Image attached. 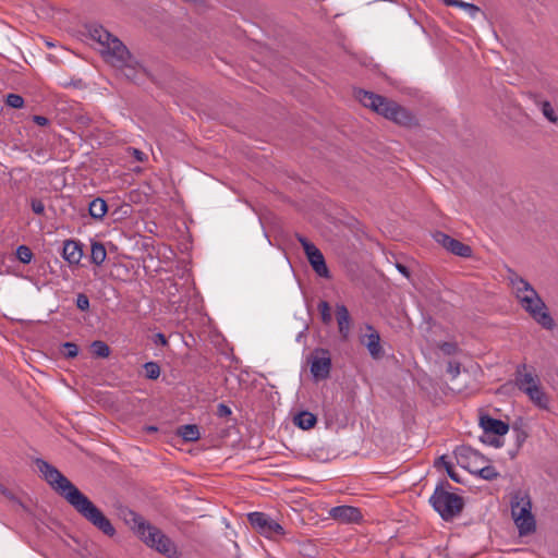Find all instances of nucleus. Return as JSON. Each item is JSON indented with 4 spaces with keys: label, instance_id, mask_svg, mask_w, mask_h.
<instances>
[{
    "label": "nucleus",
    "instance_id": "nucleus-34",
    "mask_svg": "<svg viewBox=\"0 0 558 558\" xmlns=\"http://www.w3.org/2000/svg\"><path fill=\"white\" fill-rule=\"evenodd\" d=\"M318 311L320 313L322 322L326 325L331 323V308L327 301H320L318 303Z\"/></svg>",
    "mask_w": 558,
    "mask_h": 558
},
{
    "label": "nucleus",
    "instance_id": "nucleus-51",
    "mask_svg": "<svg viewBox=\"0 0 558 558\" xmlns=\"http://www.w3.org/2000/svg\"><path fill=\"white\" fill-rule=\"evenodd\" d=\"M475 464L476 462H472V469H478Z\"/></svg>",
    "mask_w": 558,
    "mask_h": 558
},
{
    "label": "nucleus",
    "instance_id": "nucleus-9",
    "mask_svg": "<svg viewBox=\"0 0 558 558\" xmlns=\"http://www.w3.org/2000/svg\"><path fill=\"white\" fill-rule=\"evenodd\" d=\"M330 353L326 349H317L311 356V373L316 380L327 379L331 371Z\"/></svg>",
    "mask_w": 558,
    "mask_h": 558
},
{
    "label": "nucleus",
    "instance_id": "nucleus-18",
    "mask_svg": "<svg viewBox=\"0 0 558 558\" xmlns=\"http://www.w3.org/2000/svg\"><path fill=\"white\" fill-rule=\"evenodd\" d=\"M388 120H391L399 125L408 128L417 124L415 116L410 110L402 107L398 102H396V105L393 106V110L392 112H390V117Z\"/></svg>",
    "mask_w": 558,
    "mask_h": 558
},
{
    "label": "nucleus",
    "instance_id": "nucleus-47",
    "mask_svg": "<svg viewBox=\"0 0 558 558\" xmlns=\"http://www.w3.org/2000/svg\"><path fill=\"white\" fill-rule=\"evenodd\" d=\"M134 157L137 161L141 162H143L146 159V155L136 148L134 149Z\"/></svg>",
    "mask_w": 558,
    "mask_h": 558
},
{
    "label": "nucleus",
    "instance_id": "nucleus-31",
    "mask_svg": "<svg viewBox=\"0 0 558 558\" xmlns=\"http://www.w3.org/2000/svg\"><path fill=\"white\" fill-rule=\"evenodd\" d=\"M536 300H542V298L538 295L537 291H533L532 294H524L521 298V301L519 303L521 304L522 308L527 313V306H531V308H535Z\"/></svg>",
    "mask_w": 558,
    "mask_h": 558
},
{
    "label": "nucleus",
    "instance_id": "nucleus-46",
    "mask_svg": "<svg viewBox=\"0 0 558 558\" xmlns=\"http://www.w3.org/2000/svg\"><path fill=\"white\" fill-rule=\"evenodd\" d=\"M397 268H398V270H399L402 275H404L407 278H409V277H410V270H409V268H408L405 265H403V264H397Z\"/></svg>",
    "mask_w": 558,
    "mask_h": 558
},
{
    "label": "nucleus",
    "instance_id": "nucleus-24",
    "mask_svg": "<svg viewBox=\"0 0 558 558\" xmlns=\"http://www.w3.org/2000/svg\"><path fill=\"white\" fill-rule=\"evenodd\" d=\"M177 434L185 441H196L199 439V428L195 424H186L178 427Z\"/></svg>",
    "mask_w": 558,
    "mask_h": 558
},
{
    "label": "nucleus",
    "instance_id": "nucleus-20",
    "mask_svg": "<svg viewBox=\"0 0 558 558\" xmlns=\"http://www.w3.org/2000/svg\"><path fill=\"white\" fill-rule=\"evenodd\" d=\"M524 393L537 408L542 410L549 409V396L544 391L541 383L537 385H532V387H526Z\"/></svg>",
    "mask_w": 558,
    "mask_h": 558
},
{
    "label": "nucleus",
    "instance_id": "nucleus-1",
    "mask_svg": "<svg viewBox=\"0 0 558 558\" xmlns=\"http://www.w3.org/2000/svg\"><path fill=\"white\" fill-rule=\"evenodd\" d=\"M35 465L51 488L63 497L81 517L108 537H113L117 534L106 514L56 466L40 458L35 460Z\"/></svg>",
    "mask_w": 558,
    "mask_h": 558
},
{
    "label": "nucleus",
    "instance_id": "nucleus-29",
    "mask_svg": "<svg viewBox=\"0 0 558 558\" xmlns=\"http://www.w3.org/2000/svg\"><path fill=\"white\" fill-rule=\"evenodd\" d=\"M472 474H475L486 481H494L499 476V473L497 472V470L492 465H486L484 468L474 469L472 471Z\"/></svg>",
    "mask_w": 558,
    "mask_h": 558
},
{
    "label": "nucleus",
    "instance_id": "nucleus-38",
    "mask_svg": "<svg viewBox=\"0 0 558 558\" xmlns=\"http://www.w3.org/2000/svg\"><path fill=\"white\" fill-rule=\"evenodd\" d=\"M75 304L76 307L82 312H87L90 306L89 299L85 293L77 294Z\"/></svg>",
    "mask_w": 558,
    "mask_h": 558
},
{
    "label": "nucleus",
    "instance_id": "nucleus-4",
    "mask_svg": "<svg viewBox=\"0 0 558 558\" xmlns=\"http://www.w3.org/2000/svg\"><path fill=\"white\" fill-rule=\"evenodd\" d=\"M451 488L452 486L448 481H441L429 498L434 510L438 512L445 521L453 520L464 508V499L454 493H450L448 489Z\"/></svg>",
    "mask_w": 558,
    "mask_h": 558
},
{
    "label": "nucleus",
    "instance_id": "nucleus-49",
    "mask_svg": "<svg viewBox=\"0 0 558 558\" xmlns=\"http://www.w3.org/2000/svg\"><path fill=\"white\" fill-rule=\"evenodd\" d=\"M0 493L4 496H11V493L0 483Z\"/></svg>",
    "mask_w": 558,
    "mask_h": 558
},
{
    "label": "nucleus",
    "instance_id": "nucleus-22",
    "mask_svg": "<svg viewBox=\"0 0 558 558\" xmlns=\"http://www.w3.org/2000/svg\"><path fill=\"white\" fill-rule=\"evenodd\" d=\"M107 213V202L101 197H96L88 204V214L95 220H102Z\"/></svg>",
    "mask_w": 558,
    "mask_h": 558
},
{
    "label": "nucleus",
    "instance_id": "nucleus-39",
    "mask_svg": "<svg viewBox=\"0 0 558 558\" xmlns=\"http://www.w3.org/2000/svg\"><path fill=\"white\" fill-rule=\"evenodd\" d=\"M31 208L34 214L45 216V205L40 198H31Z\"/></svg>",
    "mask_w": 558,
    "mask_h": 558
},
{
    "label": "nucleus",
    "instance_id": "nucleus-25",
    "mask_svg": "<svg viewBox=\"0 0 558 558\" xmlns=\"http://www.w3.org/2000/svg\"><path fill=\"white\" fill-rule=\"evenodd\" d=\"M107 257V251L101 242H92L90 262L97 266H100Z\"/></svg>",
    "mask_w": 558,
    "mask_h": 558
},
{
    "label": "nucleus",
    "instance_id": "nucleus-35",
    "mask_svg": "<svg viewBox=\"0 0 558 558\" xmlns=\"http://www.w3.org/2000/svg\"><path fill=\"white\" fill-rule=\"evenodd\" d=\"M61 353L66 359H74L78 354V347L74 342H64L61 347Z\"/></svg>",
    "mask_w": 558,
    "mask_h": 558
},
{
    "label": "nucleus",
    "instance_id": "nucleus-50",
    "mask_svg": "<svg viewBox=\"0 0 558 558\" xmlns=\"http://www.w3.org/2000/svg\"><path fill=\"white\" fill-rule=\"evenodd\" d=\"M147 430H148V432H156V430H157V427H155V426H148V427H147Z\"/></svg>",
    "mask_w": 558,
    "mask_h": 558
},
{
    "label": "nucleus",
    "instance_id": "nucleus-30",
    "mask_svg": "<svg viewBox=\"0 0 558 558\" xmlns=\"http://www.w3.org/2000/svg\"><path fill=\"white\" fill-rule=\"evenodd\" d=\"M143 367L147 379L156 380L160 376V365L157 362H146Z\"/></svg>",
    "mask_w": 558,
    "mask_h": 558
},
{
    "label": "nucleus",
    "instance_id": "nucleus-15",
    "mask_svg": "<svg viewBox=\"0 0 558 558\" xmlns=\"http://www.w3.org/2000/svg\"><path fill=\"white\" fill-rule=\"evenodd\" d=\"M330 517L340 523H356L362 519L361 510L352 506H337L330 509Z\"/></svg>",
    "mask_w": 558,
    "mask_h": 558
},
{
    "label": "nucleus",
    "instance_id": "nucleus-8",
    "mask_svg": "<svg viewBox=\"0 0 558 558\" xmlns=\"http://www.w3.org/2000/svg\"><path fill=\"white\" fill-rule=\"evenodd\" d=\"M296 239L302 245L306 258L313 268V270L323 278H330V271L326 265L325 257L323 253L317 248V246L310 242L305 236L301 234H296Z\"/></svg>",
    "mask_w": 558,
    "mask_h": 558
},
{
    "label": "nucleus",
    "instance_id": "nucleus-37",
    "mask_svg": "<svg viewBox=\"0 0 558 558\" xmlns=\"http://www.w3.org/2000/svg\"><path fill=\"white\" fill-rule=\"evenodd\" d=\"M541 106H542V112H543V114L545 116V118H546L548 121L556 123V122H557V120H558V117L556 116V113H555V111H554V109H553V107H551L550 102H549V101H547V100H544V101L541 104Z\"/></svg>",
    "mask_w": 558,
    "mask_h": 558
},
{
    "label": "nucleus",
    "instance_id": "nucleus-5",
    "mask_svg": "<svg viewBox=\"0 0 558 558\" xmlns=\"http://www.w3.org/2000/svg\"><path fill=\"white\" fill-rule=\"evenodd\" d=\"M510 506L520 535L533 533L536 529V522L531 511L532 502L530 496L519 490L511 496Z\"/></svg>",
    "mask_w": 558,
    "mask_h": 558
},
{
    "label": "nucleus",
    "instance_id": "nucleus-3",
    "mask_svg": "<svg viewBox=\"0 0 558 558\" xmlns=\"http://www.w3.org/2000/svg\"><path fill=\"white\" fill-rule=\"evenodd\" d=\"M126 524L148 547L171 558L177 555V546L159 527L153 525L141 514L130 510L125 517Z\"/></svg>",
    "mask_w": 558,
    "mask_h": 558
},
{
    "label": "nucleus",
    "instance_id": "nucleus-6",
    "mask_svg": "<svg viewBox=\"0 0 558 558\" xmlns=\"http://www.w3.org/2000/svg\"><path fill=\"white\" fill-rule=\"evenodd\" d=\"M355 97L364 107L372 109L386 119H389L390 112H392L396 105L395 100L365 89H357Z\"/></svg>",
    "mask_w": 558,
    "mask_h": 558
},
{
    "label": "nucleus",
    "instance_id": "nucleus-26",
    "mask_svg": "<svg viewBox=\"0 0 558 558\" xmlns=\"http://www.w3.org/2000/svg\"><path fill=\"white\" fill-rule=\"evenodd\" d=\"M90 348L93 354L96 357L106 359L110 355L111 352L110 347L101 340H95L94 342H92Z\"/></svg>",
    "mask_w": 558,
    "mask_h": 558
},
{
    "label": "nucleus",
    "instance_id": "nucleus-10",
    "mask_svg": "<svg viewBox=\"0 0 558 558\" xmlns=\"http://www.w3.org/2000/svg\"><path fill=\"white\" fill-rule=\"evenodd\" d=\"M434 240L439 243L448 252L464 258L472 256L473 250L470 245L462 243L459 240L451 238L450 235L436 231L433 234Z\"/></svg>",
    "mask_w": 558,
    "mask_h": 558
},
{
    "label": "nucleus",
    "instance_id": "nucleus-40",
    "mask_svg": "<svg viewBox=\"0 0 558 558\" xmlns=\"http://www.w3.org/2000/svg\"><path fill=\"white\" fill-rule=\"evenodd\" d=\"M461 369V363L456 361H449L447 365V374L450 375L451 379L459 376Z\"/></svg>",
    "mask_w": 558,
    "mask_h": 558
},
{
    "label": "nucleus",
    "instance_id": "nucleus-2",
    "mask_svg": "<svg viewBox=\"0 0 558 558\" xmlns=\"http://www.w3.org/2000/svg\"><path fill=\"white\" fill-rule=\"evenodd\" d=\"M86 28L89 37L102 47L101 51L107 61L111 62L113 66L129 71L125 73L128 78L137 81L138 75L142 74L153 80L148 70L131 54L126 46L118 37L113 36L101 25L89 24L86 25Z\"/></svg>",
    "mask_w": 558,
    "mask_h": 558
},
{
    "label": "nucleus",
    "instance_id": "nucleus-11",
    "mask_svg": "<svg viewBox=\"0 0 558 558\" xmlns=\"http://www.w3.org/2000/svg\"><path fill=\"white\" fill-rule=\"evenodd\" d=\"M366 332L360 336V342L368 350L369 355L374 360H380L385 355V351L380 344V335L373 325H365Z\"/></svg>",
    "mask_w": 558,
    "mask_h": 558
},
{
    "label": "nucleus",
    "instance_id": "nucleus-17",
    "mask_svg": "<svg viewBox=\"0 0 558 558\" xmlns=\"http://www.w3.org/2000/svg\"><path fill=\"white\" fill-rule=\"evenodd\" d=\"M514 376L515 386L522 392H525L526 387H532V385H537L541 383L537 375L533 374L532 372H527L526 364L518 365Z\"/></svg>",
    "mask_w": 558,
    "mask_h": 558
},
{
    "label": "nucleus",
    "instance_id": "nucleus-23",
    "mask_svg": "<svg viewBox=\"0 0 558 558\" xmlns=\"http://www.w3.org/2000/svg\"><path fill=\"white\" fill-rule=\"evenodd\" d=\"M293 423L301 429L308 430L317 423V417L308 411H301L293 417Z\"/></svg>",
    "mask_w": 558,
    "mask_h": 558
},
{
    "label": "nucleus",
    "instance_id": "nucleus-14",
    "mask_svg": "<svg viewBox=\"0 0 558 558\" xmlns=\"http://www.w3.org/2000/svg\"><path fill=\"white\" fill-rule=\"evenodd\" d=\"M535 308L527 306L529 315L544 329L553 330L556 326L554 318L548 312L547 305L543 300H536Z\"/></svg>",
    "mask_w": 558,
    "mask_h": 558
},
{
    "label": "nucleus",
    "instance_id": "nucleus-41",
    "mask_svg": "<svg viewBox=\"0 0 558 558\" xmlns=\"http://www.w3.org/2000/svg\"><path fill=\"white\" fill-rule=\"evenodd\" d=\"M500 436H493V437H487V439H485L484 437H481V441L484 442V444H487L489 446H493L495 448H500L504 446V441L499 439Z\"/></svg>",
    "mask_w": 558,
    "mask_h": 558
},
{
    "label": "nucleus",
    "instance_id": "nucleus-27",
    "mask_svg": "<svg viewBox=\"0 0 558 558\" xmlns=\"http://www.w3.org/2000/svg\"><path fill=\"white\" fill-rule=\"evenodd\" d=\"M441 464L445 469H446V472L448 474V476L456 483H459L461 484L462 483V480L461 477L459 476V474L453 470V465L451 462H449L447 460V457L446 456H441L437 459L435 465H439Z\"/></svg>",
    "mask_w": 558,
    "mask_h": 558
},
{
    "label": "nucleus",
    "instance_id": "nucleus-32",
    "mask_svg": "<svg viewBox=\"0 0 558 558\" xmlns=\"http://www.w3.org/2000/svg\"><path fill=\"white\" fill-rule=\"evenodd\" d=\"M447 5L458 7L468 10L472 15L480 11L478 7L473 3H468L461 0H444Z\"/></svg>",
    "mask_w": 558,
    "mask_h": 558
},
{
    "label": "nucleus",
    "instance_id": "nucleus-19",
    "mask_svg": "<svg viewBox=\"0 0 558 558\" xmlns=\"http://www.w3.org/2000/svg\"><path fill=\"white\" fill-rule=\"evenodd\" d=\"M62 257L70 265H78L83 257L82 244L75 240H65L63 242Z\"/></svg>",
    "mask_w": 558,
    "mask_h": 558
},
{
    "label": "nucleus",
    "instance_id": "nucleus-48",
    "mask_svg": "<svg viewBox=\"0 0 558 558\" xmlns=\"http://www.w3.org/2000/svg\"><path fill=\"white\" fill-rule=\"evenodd\" d=\"M522 425H523V420L522 418H519L518 421H515L513 424H512V430L513 432H519V430H522Z\"/></svg>",
    "mask_w": 558,
    "mask_h": 558
},
{
    "label": "nucleus",
    "instance_id": "nucleus-28",
    "mask_svg": "<svg viewBox=\"0 0 558 558\" xmlns=\"http://www.w3.org/2000/svg\"><path fill=\"white\" fill-rule=\"evenodd\" d=\"M436 348L439 349L442 354L448 356L457 355L461 352L458 343L454 341H441L436 343Z\"/></svg>",
    "mask_w": 558,
    "mask_h": 558
},
{
    "label": "nucleus",
    "instance_id": "nucleus-21",
    "mask_svg": "<svg viewBox=\"0 0 558 558\" xmlns=\"http://www.w3.org/2000/svg\"><path fill=\"white\" fill-rule=\"evenodd\" d=\"M511 274L512 275L509 277V279L513 289L515 290V295L519 301H521V298L524 294H532L533 291H536L529 281H526L525 279H523L513 271H511Z\"/></svg>",
    "mask_w": 558,
    "mask_h": 558
},
{
    "label": "nucleus",
    "instance_id": "nucleus-7",
    "mask_svg": "<svg viewBox=\"0 0 558 558\" xmlns=\"http://www.w3.org/2000/svg\"><path fill=\"white\" fill-rule=\"evenodd\" d=\"M251 526L267 538H276L284 535V529L264 512H251L247 514Z\"/></svg>",
    "mask_w": 558,
    "mask_h": 558
},
{
    "label": "nucleus",
    "instance_id": "nucleus-33",
    "mask_svg": "<svg viewBox=\"0 0 558 558\" xmlns=\"http://www.w3.org/2000/svg\"><path fill=\"white\" fill-rule=\"evenodd\" d=\"M34 254L32 252V250L26 246V245H20L17 248H16V258L22 263V264H29L32 258H33Z\"/></svg>",
    "mask_w": 558,
    "mask_h": 558
},
{
    "label": "nucleus",
    "instance_id": "nucleus-12",
    "mask_svg": "<svg viewBox=\"0 0 558 558\" xmlns=\"http://www.w3.org/2000/svg\"><path fill=\"white\" fill-rule=\"evenodd\" d=\"M453 454L458 465L468 470L470 473H472V471L474 470L472 469V462H477V460H487L486 457L482 454L480 451L466 445L458 446L454 449Z\"/></svg>",
    "mask_w": 558,
    "mask_h": 558
},
{
    "label": "nucleus",
    "instance_id": "nucleus-45",
    "mask_svg": "<svg viewBox=\"0 0 558 558\" xmlns=\"http://www.w3.org/2000/svg\"><path fill=\"white\" fill-rule=\"evenodd\" d=\"M32 119H33L34 123H36L37 125H40V126H46L49 124V119L44 116H33Z\"/></svg>",
    "mask_w": 558,
    "mask_h": 558
},
{
    "label": "nucleus",
    "instance_id": "nucleus-16",
    "mask_svg": "<svg viewBox=\"0 0 558 558\" xmlns=\"http://www.w3.org/2000/svg\"><path fill=\"white\" fill-rule=\"evenodd\" d=\"M336 319L342 341H348L351 331L352 319L348 307L344 304L336 305Z\"/></svg>",
    "mask_w": 558,
    "mask_h": 558
},
{
    "label": "nucleus",
    "instance_id": "nucleus-36",
    "mask_svg": "<svg viewBox=\"0 0 558 558\" xmlns=\"http://www.w3.org/2000/svg\"><path fill=\"white\" fill-rule=\"evenodd\" d=\"M5 105L14 109H20L24 106V99L19 94H8L5 97Z\"/></svg>",
    "mask_w": 558,
    "mask_h": 558
},
{
    "label": "nucleus",
    "instance_id": "nucleus-13",
    "mask_svg": "<svg viewBox=\"0 0 558 558\" xmlns=\"http://www.w3.org/2000/svg\"><path fill=\"white\" fill-rule=\"evenodd\" d=\"M478 424L483 428L484 433L493 436H504L509 432V424L494 418L487 413H481L478 418Z\"/></svg>",
    "mask_w": 558,
    "mask_h": 558
},
{
    "label": "nucleus",
    "instance_id": "nucleus-43",
    "mask_svg": "<svg viewBox=\"0 0 558 558\" xmlns=\"http://www.w3.org/2000/svg\"><path fill=\"white\" fill-rule=\"evenodd\" d=\"M515 434H517V435H515V442H517V446H518V447H521V446L523 445V442L526 440V438H527V436H529V435H527V433H526L524 429L519 430V432H517Z\"/></svg>",
    "mask_w": 558,
    "mask_h": 558
},
{
    "label": "nucleus",
    "instance_id": "nucleus-42",
    "mask_svg": "<svg viewBox=\"0 0 558 558\" xmlns=\"http://www.w3.org/2000/svg\"><path fill=\"white\" fill-rule=\"evenodd\" d=\"M231 413H232V411L227 404H225V403L218 404L216 414L219 417H227V416L231 415Z\"/></svg>",
    "mask_w": 558,
    "mask_h": 558
},
{
    "label": "nucleus",
    "instance_id": "nucleus-44",
    "mask_svg": "<svg viewBox=\"0 0 558 558\" xmlns=\"http://www.w3.org/2000/svg\"><path fill=\"white\" fill-rule=\"evenodd\" d=\"M154 342L157 344V345H161V347H166L168 345V339L167 337L161 333V332H158L155 335V340Z\"/></svg>",
    "mask_w": 558,
    "mask_h": 558
}]
</instances>
